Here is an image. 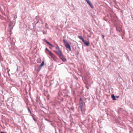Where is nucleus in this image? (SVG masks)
Segmentation results:
<instances>
[{
  "label": "nucleus",
  "mask_w": 133,
  "mask_h": 133,
  "mask_svg": "<svg viewBox=\"0 0 133 133\" xmlns=\"http://www.w3.org/2000/svg\"><path fill=\"white\" fill-rule=\"evenodd\" d=\"M63 41L66 48L69 49L70 51H71V46L67 41L65 39H63Z\"/></svg>",
  "instance_id": "f257e3e1"
},
{
  "label": "nucleus",
  "mask_w": 133,
  "mask_h": 133,
  "mask_svg": "<svg viewBox=\"0 0 133 133\" xmlns=\"http://www.w3.org/2000/svg\"><path fill=\"white\" fill-rule=\"evenodd\" d=\"M59 58L62 60L63 62L66 61L67 60L65 57L62 54V53L59 56Z\"/></svg>",
  "instance_id": "f03ea898"
},
{
  "label": "nucleus",
  "mask_w": 133,
  "mask_h": 133,
  "mask_svg": "<svg viewBox=\"0 0 133 133\" xmlns=\"http://www.w3.org/2000/svg\"><path fill=\"white\" fill-rule=\"evenodd\" d=\"M85 1L87 2L89 4L92 8L93 9L94 8L93 6L90 1L89 0H85Z\"/></svg>",
  "instance_id": "7ed1b4c3"
},
{
  "label": "nucleus",
  "mask_w": 133,
  "mask_h": 133,
  "mask_svg": "<svg viewBox=\"0 0 133 133\" xmlns=\"http://www.w3.org/2000/svg\"><path fill=\"white\" fill-rule=\"evenodd\" d=\"M54 51L56 54L58 56L61 54L62 53V52L61 51H59V52L56 51Z\"/></svg>",
  "instance_id": "20e7f679"
},
{
  "label": "nucleus",
  "mask_w": 133,
  "mask_h": 133,
  "mask_svg": "<svg viewBox=\"0 0 133 133\" xmlns=\"http://www.w3.org/2000/svg\"><path fill=\"white\" fill-rule=\"evenodd\" d=\"M44 41L46 42V43L49 45H50L52 47H54V46H53L49 42H48L47 40L45 39L44 40Z\"/></svg>",
  "instance_id": "39448f33"
},
{
  "label": "nucleus",
  "mask_w": 133,
  "mask_h": 133,
  "mask_svg": "<svg viewBox=\"0 0 133 133\" xmlns=\"http://www.w3.org/2000/svg\"><path fill=\"white\" fill-rule=\"evenodd\" d=\"M83 106V104H79V110H80L81 111L82 110V107Z\"/></svg>",
  "instance_id": "423d86ee"
},
{
  "label": "nucleus",
  "mask_w": 133,
  "mask_h": 133,
  "mask_svg": "<svg viewBox=\"0 0 133 133\" xmlns=\"http://www.w3.org/2000/svg\"><path fill=\"white\" fill-rule=\"evenodd\" d=\"M55 45L56 46V49L58 50L59 51H61L60 50V48L58 47V45L57 44H55Z\"/></svg>",
  "instance_id": "0eeeda50"
},
{
  "label": "nucleus",
  "mask_w": 133,
  "mask_h": 133,
  "mask_svg": "<svg viewBox=\"0 0 133 133\" xmlns=\"http://www.w3.org/2000/svg\"><path fill=\"white\" fill-rule=\"evenodd\" d=\"M87 46H88L90 45V43L89 42H87L86 41L83 42Z\"/></svg>",
  "instance_id": "6e6552de"
},
{
  "label": "nucleus",
  "mask_w": 133,
  "mask_h": 133,
  "mask_svg": "<svg viewBox=\"0 0 133 133\" xmlns=\"http://www.w3.org/2000/svg\"><path fill=\"white\" fill-rule=\"evenodd\" d=\"M111 97L112 98L113 100H116L114 94H112L111 95Z\"/></svg>",
  "instance_id": "1a4fd4ad"
},
{
  "label": "nucleus",
  "mask_w": 133,
  "mask_h": 133,
  "mask_svg": "<svg viewBox=\"0 0 133 133\" xmlns=\"http://www.w3.org/2000/svg\"><path fill=\"white\" fill-rule=\"evenodd\" d=\"M79 104H83V100L82 98H80L79 101Z\"/></svg>",
  "instance_id": "9d476101"
},
{
  "label": "nucleus",
  "mask_w": 133,
  "mask_h": 133,
  "mask_svg": "<svg viewBox=\"0 0 133 133\" xmlns=\"http://www.w3.org/2000/svg\"><path fill=\"white\" fill-rule=\"evenodd\" d=\"M44 65V62L43 61L42 62V63L40 65L41 66H42Z\"/></svg>",
  "instance_id": "9b49d317"
},
{
  "label": "nucleus",
  "mask_w": 133,
  "mask_h": 133,
  "mask_svg": "<svg viewBox=\"0 0 133 133\" xmlns=\"http://www.w3.org/2000/svg\"><path fill=\"white\" fill-rule=\"evenodd\" d=\"M78 37L81 40V39L83 38V37H82V36H79Z\"/></svg>",
  "instance_id": "f8f14e48"
},
{
  "label": "nucleus",
  "mask_w": 133,
  "mask_h": 133,
  "mask_svg": "<svg viewBox=\"0 0 133 133\" xmlns=\"http://www.w3.org/2000/svg\"><path fill=\"white\" fill-rule=\"evenodd\" d=\"M41 69V68H40V67H39L38 68L37 71H39Z\"/></svg>",
  "instance_id": "ddd939ff"
},
{
  "label": "nucleus",
  "mask_w": 133,
  "mask_h": 133,
  "mask_svg": "<svg viewBox=\"0 0 133 133\" xmlns=\"http://www.w3.org/2000/svg\"><path fill=\"white\" fill-rule=\"evenodd\" d=\"M28 111L30 113V114H31V111L30 110L29 108H28Z\"/></svg>",
  "instance_id": "4468645a"
},
{
  "label": "nucleus",
  "mask_w": 133,
  "mask_h": 133,
  "mask_svg": "<svg viewBox=\"0 0 133 133\" xmlns=\"http://www.w3.org/2000/svg\"><path fill=\"white\" fill-rule=\"evenodd\" d=\"M49 52L50 54V55H53V54L51 51H50Z\"/></svg>",
  "instance_id": "2eb2a0df"
},
{
  "label": "nucleus",
  "mask_w": 133,
  "mask_h": 133,
  "mask_svg": "<svg viewBox=\"0 0 133 133\" xmlns=\"http://www.w3.org/2000/svg\"><path fill=\"white\" fill-rule=\"evenodd\" d=\"M81 40L83 42H85V40H84V39L83 38L81 39Z\"/></svg>",
  "instance_id": "dca6fc26"
},
{
  "label": "nucleus",
  "mask_w": 133,
  "mask_h": 133,
  "mask_svg": "<svg viewBox=\"0 0 133 133\" xmlns=\"http://www.w3.org/2000/svg\"><path fill=\"white\" fill-rule=\"evenodd\" d=\"M46 50L47 51L49 52L50 51L47 48H46Z\"/></svg>",
  "instance_id": "f3484780"
},
{
  "label": "nucleus",
  "mask_w": 133,
  "mask_h": 133,
  "mask_svg": "<svg viewBox=\"0 0 133 133\" xmlns=\"http://www.w3.org/2000/svg\"><path fill=\"white\" fill-rule=\"evenodd\" d=\"M70 108L73 110V111H74V108H72L71 107V108Z\"/></svg>",
  "instance_id": "a211bd4d"
},
{
  "label": "nucleus",
  "mask_w": 133,
  "mask_h": 133,
  "mask_svg": "<svg viewBox=\"0 0 133 133\" xmlns=\"http://www.w3.org/2000/svg\"><path fill=\"white\" fill-rule=\"evenodd\" d=\"M33 119H34V121H36V120L34 118V117H33Z\"/></svg>",
  "instance_id": "6ab92c4d"
},
{
  "label": "nucleus",
  "mask_w": 133,
  "mask_h": 133,
  "mask_svg": "<svg viewBox=\"0 0 133 133\" xmlns=\"http://www.w3.org/2000/svg\"><path fill=\"white\" fill-rule=\"evenodd\" d=\"M116 97L117 98H118L119 97V96H116Z\"/></svg>",
  "instance_id": "aec40b11"
},
{
  "label": "nucleus",
  "mask_w": 133,
  "mask_h": 133,
  "mask_svg": "<svg viewBox=\"0 0 133 133\" xmlns=\"http://www.w3.org/2000/svg\"><path fill=\"white\" fill-rule=\"evenodd\" d=\"M102 37H103V38H104V36L103 35H102Z\"/></svg>",
  "instance_id": "412c9836"
},
{
  "label": "nucleus",
  "mask_w": 133,
  "mask_h": 133,
  "mask_svg": "<svg viewBox=\"0 0 133 133\" xmlns=\"http://www.w3.org/2000/svg\"><path fill=\"white\" fill-rule=\"evenodd\" d=\"M42 66H41V65H40V66H39V67H40V68H41V67H42Z\"/></svg>",
  "instance_id": "4be33fe9"
},
{
  "label": "nucleus",
  "mask_w": 133,
  "mask_h": 133,
  "mask_svg": "<svg viewBox=\"0 0 133 133\" xmlns=\"http://www.w3.org/2000/svg\"><path fill=\"white\" fill-rule=\"evenodd\" d=\"M10 34H11V31H10Z\"/></svg>",
  "instance_id": "5701e85b"
},
{
  "label": "nucleus",
  "mask_w": 133,
  "mask_h": 133,
  "mask_svg": "<svg viewBox=\"0 0 133 133\" xmlns=\"http://www.w3.org/2000/svg\"><path fill=\"white\" fill-rule=\"evenodd\" d=\"M43 34H45V32H43Z\"/></svg>",
  "instance_id": "b1692460"
},
{
  "label": "nucleus",
  "mask_w": 133,
  "mask_h": 133,
  "mask_svg": "<svg viewBox=\"0 0 133 133\" xmlns=\"http://www.w3.org/2000/svg\"><path fill=\"white\" fill-rule=\"evenodd\" d=\"M119 32H120V31L119 30Z\"/></svg>",
  "instance_id": "393cba45"
}]
</instances>
